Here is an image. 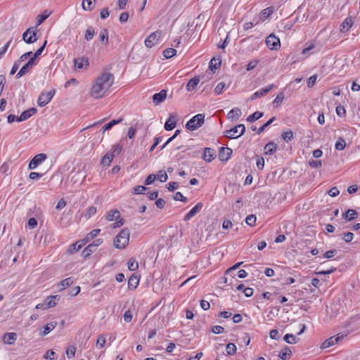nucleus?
<instances>
[{"label":"nucleus","mask_w":360,"mask_h":360,"mask_svg":"<svg viewBox=\"0 0 360 360\" xmlns=\"http://www.w3.org/2000/svg\"><path fill=\"white\" fill-rule=\"evenodd\" d=\"M114 82V76L110 72H104L96 79L90 94L96 99L101 98L108 91Z\"/></svg>","instance_id":"nucleus-1"},{"label":"nucleus","mask_w":360,"mask_h":360,"mask_svg":"<svg viewBox=\"0 0 360 360\" xmlns=\"http://www.w3.org/2000/svg\"><path fill=\"white\" fill-rule=\"evenodd\" d=\"M130 232L127 229H122L114 239V245L117 249H123L129 243Z\"/></svg>","instance_id":"nucleus-2"},{"label":"nucleus","mask_w":360,"mask_h":360,"mask_svg":"<svg viewBox=\"0 0 360 360\" xmlns=\"http://www.w3.org/2000/svg\"><path fill=\"white\" fill-rule=\"evenodd\" d=\"M205 115L198 114L193 116L186 124V128L190 131H194L202 126L204 123Z\"/></svg>","instance_id":"nucleus-3"},{"label":"nucleus","mask_w":360,"mask_h":360,"mask_svg":"<svg viewBox=\"0 0 360 360\" xmlns=\"http://www.w3.org/2000/svg\"><path fill=\"white\" fill-rule=\"evenodd\" d=\"M245 131V125L239 124L232 129L226 131V136L229 139H237L241 136Z\"/></svg>","instance_id":"nucleus-4"},{"label":"nucleus","mask_w":360,"mask_h":360,"mask_svg":"<svg viewBox=\"0 0 360 360\" xmlns=\"http://www.w3.org/2000/svg\"><path fill=\"white\" fill-rule=\"evenodd\" d=\"M56 94V89H52L48 92H41L37 99V104L40 107L47 105L53 98Z\"/></svg>","instance_id":"nucleus-5"},{"label":"nucleus","mask_w":360,"mask_h":360,"mask_svg":"<svg viewBox=\"0 0 360 360\" xmlns=\"http://www.w3.org/2000/svg\"><path fill=\"white\" fill-rule=\"evenodd\" d=\"M266 46L271 50H277L281 46L280 39L274 34L269 35L266 39Z\"/></svg>","instance_id":"nucleus-6"},{"label":"nucleus","mask_w":360,"mask_h":360,"mask_svg":"<svg viewBox=\"0 0 360 360\" xmlns=\"http://www.w3.org/2000/svg\"><path fill=\"white\" fill-rule=\"evenodd\" d=\"M161 34V31H156L151 33L145 40V45L146 47L152 48L158 41Z\"/></svg>","instance_id":"nucleus-7"},{"label":"nucleus","mask_w":360,"mask_h":360,"mask_svg":"<svg viewBox=\"0 0 360 360\" xmlns=\"http://www.w3.org/2000/svg\"><path fill=\"white\" fill-rule=\"evenodd\" d=\"M22 39L27 43V44H32L35 42L37 40V36H36V32L33 30L32 27H30L27 29L23 34H22Z\"/></svg>","instance_id":"nucleus-8"},{"label":"nucleus","mask_w":360,"mask_h":360,"mask_svg":"<svg viewBox=\"0 0 360 360\" xmlns=\"http://www.w3.org/2000/svg\"><path fill=\"white\" fill-rule=\"evenodd\" d=\"M46 159V155L44 153H39L36 155L29 163V169H34L39 165L42 163Z\"/></svg>","instance_id":"nucleus-9"},{"label":"nucleus","mask_w":360,"mask_h":360,"mask_svg":"<svg viewBox=\"0 0 360 360\" xmlns=\"http://www.w3.org/2000/svg\"><path fill=\"white\" fill-rule=\"evenodd\" d=\"M34 65V58H30V60L20 68V71L16 75V78L19 79L26 73L29 72Z\"/></svg>","instance_id":"nucleus-10"},{"label":"nucleus","mask_w":360,"mask_h":360,"mask_svg":"<svg viewBox=\"0 0 360 360\" xmlns=\"http://www.w3.org/2000/svg\"><path fill=\"white\" fill-rule=\"evenodd\" d=\"M177 115L176 113H170L169 118L165 124V129L167 131L172 130L176 124Z\"/></svg>","instance_id":"nucleus-11"},{"label":"nucleus","mask_w":360,"mask_h":360,"mask_svg":"<svg viewBox=\"0 0 360 360\" xmlns=\"http://www.w3.org/2000/svg\"><path fill=\"white\" fill-rule=\"evenodd\" d=\"M203 207V204L202 202L197 203L184 217V221H189L192 217H193L197 213H198L202 208Z\"/></svg>","instance_id":"nucleus-12"},{"label":"nucleus","mask_w":360,"mask_h":360,"mask_svg":"<svg viewBox=\"0 0 360 360\" xmlns=\"http://www.w3.org/2000/svg\"><path fill=\"white\" fill-rule=\"evenodd\" d=\"M32 55V51H29V52H27L24 54H22L19 58L18 60H17L13 67H12V69L11 70V75H14L16 71L18 70L19 67H20V62H22L24 61L25 60H26L27 58H29L30 56H31Z\"/></svg>","instance_id":"nucleus-13"},{"label":"nucleus","mask_w":360,"mask_h":360,"mask_svg":"<svg viewBox=\"0 0 360 360\" xmlns=\"http://www.w3.org/2000/svg\"><path fill=\"white\" fill-rule=\"evenodd\" d=\"M343 339V335H338V336H332L327 340H326L321 346V349H326L329 347L334 345L335 343H338L339 340Z\"/></svg>","instance_id":"nucleus-14"},{"label":"nucleus","mask_w":360,"mask_h":360,"mask_svg":"<svg viewBox=\"0 0 360 360\" xmlns=\"http://www.w3.org/2000/svg\"><path fill=\"white\" fill-rule=\"evenodd\" d=\"M215 158L216 153L213 148H205L202 158L205 162H211Z\"/></svg>","instance_id":"nucleus-15"},{"label":"nucleus","mask_w":360,"mask_h":360,"mask_svg":"<svg viewBox=\"0 0 360 360\" xmlns=\"http://www.w3.org/2000/svg\"><path fill=\"white\" fill-rule=\"evenodd\" d=\"M37 112L35 108H31L27 110L23 111L20 115L17 117L18 122H22L29 119L31 116L34 115Z\"/></svg>","instance_id":"nucleus-16"},{"label":"nucleus","mask_w":360,"mask_h":360,"mask_svg":"<svg viewBox=\"0 0 360 360\" xmlns=\"http://www.w3.org/2000/svg\"><path fill=\"white\" fill-rule=\"evenodd\" d=\"M167 96V91L161 90L159 93H156L153 96V101L155 105L162 103Z\"/></svg>","instance_id":"nucleus-17"},{"label":"nucleus","mask_w":360,"mask_h":360,"mask_svg":"<svg viewBox=\"0 0 360 360\" xmlns=\"http://www.w3.org/2000/svg\"><path fill=\"white\" fill-rule=\"evenodd\" d=\"M232 154V150L229 148L221 147L219 149V158L221 161H227Z\"/></svg>","instance_id":"nucleus-18"},{"label":"nucleus","mask_w":360,"mask_h":360,"mask_svg":"<svg viewBox=\"0 0 360 360\" xmlns=\"http://www.w3.org/2000/svg\"><path fill=\"white\" fill-rule=\"evenodd\" d=\"M354 21L351 17H348L340 25V31L341 32H347L352 26Z\"/></svg>","instance_id":"nucleus-19"},{"label":"nucleus","mask_w":360,"mask_h":360,"mask_svg":"<svg viewBox=\"0 0 360 360\" xmlns=\"http://www.w3.org/2000/svg\"><path fill=\"white\" fill-rule=\"evenodd\" d=\"M17 339V334L15 333H6L3 337V342L5 344L13 345Z\"/></svg>","instance_id":"nucleus-20"},{"label":"nucleus","mask_w":360,"mask_h":360,"mask_svg":"<svg viewBox=\"0 0 360 360\" xmlns=\"http://www.w3.org/2000/svg\"><path fill=\"white\" fill-rule=\"evenodd\" d=\"M277 149V145L274 142H269L264 148V153L266 155H273Z\"/></svg>","instance_id":"nucleus-21"},{"label":"nucleus","mask_w":360,"mask_h":360,"mask_svg":"<svg viewBox=\"0 0 360 360\" xmlns=\"http://www.w3.org/2000/svg\"><path fill=\"white\" fill-rule=\"evenodd\" d=\"M74 63L77 69H82L89 65V60L86 58H79L74 60Z\"/></svg>","instance_id":"nucleus-22"},{"label":"nucleus","mask_w":360,"mask_h":360,"mask_svg":"<svg viewBox=\"0 0 360 360\" xmlns=\"http://www.w3.org/2000/svg\"><path fill=\"white\" fill-rule=\"evenodd\" d=\"M101 232V229H96L92 230L91 232H89L86 237L82 239L83 244L87 243L91 240H93L94 238H96Z\"/></svg>","instance_id":"nucleus-23"},{"label":"nucleus","mask_w":360,"mask_h":360,"mask_svg":"<svg viewBox=\"0 0 360 360\" xmlns=\"http://www.w3.org/2000/svg\"><path fill=\"white\" fill-rule=\"evenodd\" d=\"M221 63V60L220 58H212L209 64V68L210 70L214 72L216 70L219 68Z\"/></svg>","instance_id":"nucleus-24"},{"label":"nucleus","mask_w":360,"mask_h":360,"mask_svg":"<svg viewBox=\"0 0 360 360\" xmlns=\"http://www.w3.org/2000/svg\"><path fill=\"white\" fill-rule=\"evenodd\" d=\"M139 283V278L138 276L135 275H132L130 276L128 281V288L130 290H134L137 288Z\"/></svg>","instance_id":"nucleus-25"},{"label":"nucleus","mask_w":360,"mask_h":360,"mask_svg":"<svg viewBox=\"0 0 360 360\" xmlns=\"http://www.w3.org/2000/svg\"><path fill=\"white\" fill-rule=\"evenodd\" d=\"M200 82V78L198 77H194L188 81V82L186 84V90L188 91H191L195 89L197 85Z\"/></svg>","instance_id":"nucleus-26"},{"label":"nucleus","mask_w":360,"mask_h":360,"mask_svg":"<svg viewBox=\"0 0 360 360\" xmlns=\"http://www.w3.org/2000/svg\"><path fill=\"white\" fill-rule=\"evenodd\" d=\"M357 212L356 210L349 209L346 212L343 213L342 218L347 221H351L356 218Z\"/></svg>","instance_id":"nucleus-27"},{"label":"nucleus","mask_w":360,"mask_h":360,"mask_svg":"<svg viewBox=\"0 0 360 360\" xmlns=\"http://www.w3.org/2000/svg\"><path fill=\"white\" fill-rule=\"evenodd\" d=\"M85 244H83V241L82 240H79L73 244H72L69 249H68V252L70 254H74L76 252H77L79 250H80L82 246H84Z\"/></svg>","instance_id":"nucleus-28"},{"label":"nucleus","mask_w":360,"mask_h":360,"mask_svg":"<svg viewBox=\"0 0 360 360\" xmlns=\"http://www.w3.org/2000/svg\"><path fill=\"white\" fill-rule=\"evenodd\" d=\"M56 300H59L58 295H52L48 297L45 300L46 308L49 309L55 307L56 304Z\"/></svg>","instance_id":"nucleus-29"},{"label":"nucleus","mask_w":360,"mask_h":360,"mask_svg":"<svg viewBox=\"0 0 360 360\" xmlns=\"http://www.w3.org/2000/svg\"><path fill=\"white\" fill-rule=\"evenodd\" d=\"M57 326L56 322H50L44 327V330L40 333L41 336H45L48 335L51 330H53Z\"/></svg>","instance_id":"nucleus-30"},{"label":"nucleus","mask_w":360,"mask_h":360,"mask_svg":"<svg viewBox=\"0 0 360 360\" xmlns=\"http://www.w3.org/2000/svg\"><path fill=\"white\" fill-rule=\"evenodd\" d=\"M241 115V110L238 108L232 109L227 115L228 119L238 120Z\"/></svg>","instance_id":"nucleus-31"},{"label":"nucleus","mask_w":360,"mask_h":360,"mask_svg":"<svg viewBox=\"0 0 360 360\" xmlns=\"http://www.w3.org/2000/svg\"><path fill=\"white\" fill-rule=\"evenodd\" d=\"M291 354L290 349L288 347H285L281 350L278 356L283 360H287L290 359Z\"/></svg>","instance_id":"nucleus-32"},{"label":"nucleus","mask_w":360,"mask_h":360,"mask_svg":"<svg viewBox=\"0 0 360 360\" xmlns=\"http://www.w3.org/2000/svg\"><path fill=\"white\" fill-rule=\"evenodd\" d=\"M120 212L117 210H112L108 213L106 219L107 220L112 221L117 220L118 218H120Z\"/></svg>","instance_id":"nucleus-33"},{"label":"nucleus","mask_w":360,"mask_h":360,"mask_svg":"<svg viewBox=\"0 0 360 360\" xmlns=\"http://www.w3.org/2000/svg\"><path fill=\"white\" fill-rule=\"evenodd\" d=\"M113 158L114 154L108 153L102 158L101 163L103 166H109L111 162L112 161Z\"/></svg>","instance_id":"nucleus-34"},{"label":"nucleus","mask_w":360,"mask_h":360,"mask_svg":"<svg viewBox=\"0 0 360 360\" xmlns=\"http://www.w3.org/2000/svg\"><path fill=\"white\" fill-rule=\"evenodd\" d=\"M100 41L103 44L107 45L108 43V32L107 29H103L99 33Z\"/></svg>","instance_id":"nucleus-35"},{"label":"nucleus","mask_w":360,"mask_h":360,"mask_svg":"<svg viewBox=\"0 0 360 360\" xmlns=\"http://www.w3.org/2000/svg\"><path fill=\"white\" fill-rule=\"evenodd\" d=\"M95 0H83L82 7L84 11H91L94 8Z\"/></svg>","instance_id":"nucleus-36"},{"label":"nucleus","mask_w":360,"mask_h":360,"mask_svg":"<svg viewBox=\"0 0 360 360\" xmlns=\"http://www.w3.org/2000/svg\"><path fill=\"white\" fill-rule=\"evenodd\" d=\"M50 15L51 13L48 12V11H44L41 14L38 15L37 17V25H40Z\"/></svg>","instance_id":"nucleus-37"},{"label":"nucleus","mask_w":360,"mask_h":360,"mask_svg":"<svg viewBox=\"0 0 360 360\" xmlns=\"http://www.w3.org/2000/svg\"><path fill=\"white\" fill-rule=\"evenodd\" d=\"M74 281L75 279L72 277H68L67 278L62 280L60 283V285L62 286L61 290H64L66 288L69 287L74 283Z\"/></svg>","instance_id":"nucleus-38"},{"label":"nucleus","mask_w":360,"mask_h":360,"mask_svg":"<svg viewBox=\"0 0 360 360\" xmlns=\"http://www.w3.org/2000/svg\"><path fill=\"white\" fill-rule=\"evenodd\" d=\"M284 98L285 96L283 92H280L279 94H278L276 97L273 101V105H274V107L278 108V106H280L283 101L284 100Z\"/></svg>","instance_id":"nucleus-39"},{"label":"nucleus","mask_w":360,"mask_h":360,"mask_svg":"<svg viewBox=\"0 0 360 360\" xmlns=\"http://www.w3.org/2000/svg\"><path fill=\"white\" fill-rule=\"evenodd\" d=\"M263 115H264L263 112L257 111V112H254L253 114L249 115L247 118V121L249 122H255V121L259 120V118H261L263 116Z\"/></svg>","instance_id":"nucleus-40"},{"label":"nucleus","mask_w":360,"mask_h":360,"mask_svg":"<svg viewBox=\"0 0 360 360\" xmlns=\"http://www.w3.org/2000/svg\"><path fill=\"white\" fill-rule=\"evenodd\" d=\"M96 250L94 248H93V246L91 245L90 244L86 247L83 251L82 252V256L84 257V258H86L88 257L89 256H90L94 252H95Z\"/></svg>","instance_id":"nucleus-41"},{"label":"nucleus","mask_w":360,"mask_h":360,"mask_svg":"<svg viewBox=\"0 0 360 360\" xmlns=\"http://www.w3.org/2000/svg\"><path fill=\"white\" fill-rule=\"evenodd\" d=\"M346 142L343 138L340 137L335 143V148L338 150H342L345 148Z\"/></svg>","instance_id":"nucleus-42"},{"label":"nucleus","mask_w":360,"mask_h":360,"mask_svg":"<svg viewBox=\"0 0 360 360\" xmlns=\"http://www.w3.org/2000/svg\"><path fill=\"white\" fill-rule=\"evenodd\" d=\"M122 121V119L119 120H112L110 122L107 123L105 125L103 126V131H105L107 130L110 129L113 126H115L117 124L120 123Z\"/></svg>","instance_id":"nucleus-43"},{"label":"nucleus","mask_w":360,"mask_h":360,"mask_svg":"<svg viewBox=\"0 0 360 360\" xmlns=\"http://www.w3.org/2000/svg\"><path fill=\"white\" fill-rule=\"evenodd\" d=\"M127 267L129 271H135L139 267L138 262L134 259L131 258L127 262Z\"/></svg>","instance_id":"nucleus-44"},{"label":"nucleus","mask_w":360,"mask_h":360,"mask_svg":"<svg viewBox=\"0 0 360 360\" xmlns=\"http://www.w3.org/2000/svg\"><path fill=\"white\" fill-rule=\"evenodd\" d=\"M176 54V50L173 48H167L163 51V56L170 58Z\"/></svg>","instance_id":"nucleus-45"},{"label":"nucleus","mask_w":360,"mask_h":360,"mask_svg":"<svg viewBox=\"0 0 360 360\" xmlns=\"http://www.w3.org/2000/svg\"><path fill=\"white\" fill-rule=\"evenodd\" d=\"M283 340L288 344H295L297 341V338L292 334H286Z\"/></svg>","instance_id":"nucleus-46"},{"label":"nucleus","mask_w":360,"mask_h":360,"mask_svg":"<svg viewBox=\"0 0 360 360\" xmlns=\"http://www.w3.org/2000/svg\"><path fill=\"white\" fill-rule=\"evenodd\" d=\"M95 34L94 29L92 27H89L85 32V39L89 41L93 39Z\"/></svg>","instance_id":"nucleus-47"},{"label":"nucleus","mask_w":360,"mask_h":360,"mask_svg":"<svg viewBox=\"0 0 360 360\" xmlns=\"http://www.w3.org/2000/svg\"><path fill=\"white\" fill-rule=\"evenodd\" d=\"M281 137L285 141L289 142L293 138V133L291 130L285 131L282 134Z\"/></svg>","instance_id":"nucleus-48"},{"label":"nucleus","mask_w":360,"mask_h":360,"mask_svg":"<svg viewBox=\"0 0 360 360\" xmlns=\"http://www.w3.org/2000/svg\"><path fill=\"white\" fill-rule=\"evenodd\" d=\"M226 351L229 355H232L236 352V346L233 343L226 345Z\"/></svg>","instance_id":"nucleus-49"},{"label":"nucleus","mask_w":360,"mask_h":360,"mask_svg":"<svg viewBox=\"0 0 360 360\" xmlns=\"http://www.w3.org/2000/svg\"><path fill=\"white\" fill-rule=\"evenodd\" d=\"M156 176V179H158L160 182H166L168 179L167 172L163 170L159 171V173Z\"/></svg>","instance_id":"nucleus-50"},{"label":"nucleus","mask_w":360,"mask_h":360,"mask_svg":"<svg viewBox=\"0 0 360 360\" xmlns=\"http://www.w3.org/2000/svg\"><path fill=\"white\" fill-rule=\"evenodd\" d=\"M256 219L257 218L255 214H250L246 217L245 221L248 225L253 226L255 225Z\"/></svg>","instance_id":"nucleus-51"},{"label":"nucleus","mask_w":360,"mask_h":360,"mask_svg":"<svg viewBox=\"0 0 360 360\" xmlns=\"http://www.w3.org/2000/svg\"><path fill=\"white\" fill-rule=\"evenodd\" d=\"M105 344V337L103 335H100L98 337L97 341H96V346L101 349L104 347Z\"/></svg>","instance_id":"nucleus-52"},{"label":"nucleus","mask_w":360,"mask_h":360,"mask_svg":"<svg viewBox=\"0 0 360 360\" xmlns=\"http://www.w3.org/2000/svg\"><path fill=\"white\" fill-rule=\"evenodd\" d=\"M275 120L276 117H273L271 119L267 121L264 124H263L260 128L258 129L257 134H260L262 132H263L265 130V129L268 127Z\"/></svg>","instance_id":"nucleus-53"},{"label":"nucleus","mask_w":360,"mask_h":360,"mask_svg":"<svg viewBox=\"0 0 360 360\" xmlns=\"http://www.w3.org/2000/svg\"><path fill=\"white\" fill-rule=\"evenodd\" d=\"M225 87V83L223 82H219L215 87L214 92L216 95H219L222 93Z\"/></svg>","instance_id":"nucleus-54"},{"label":"nucleus","mask_w":360,"mask_h":360,"mask_svg":"<svg viewBox=\"0 0 360 360\" xmlns=\"http://www.w3.org/2000/svg\"><path fill=\"white\" fill-rule=\"evenodd\" d=\"M148 188L144 186H137L134 188V194H143L144 191L148 190Z\"/></svg>","instance_id":"nucleus-55"},{"label":"nucleus","mask_w":360,"mask_h":360,"mask_svg":"<svg viewBox=\"0 0 360 360\" xmlns=\"http://www.w3.org/2000/svg\"><path fill=\"white\" fill-rule=\"evenodd\" d=\"M122 148L120 145H119V144L114 145L112 147V150L111 154H114V157L116 155H118L122 152Z\"/></svg>","instance_id":"nucleus-56"},{"label":"nucleus","mask_w":360,"mask_h":360,"mask_svg":"<svg viewBox=\"0 0 360 360\" xmlns=\"http://www.w3.org/2000/svg\"><path fill=\"white\" fill-rule=\"evenodd\" d=\"M353 238H354V234L352 232H347V233H344L342 234V239L346 243L351 242Z\"/></svg>","instance_id":"nucleus-57"},{"label":"nucleus","mask_w":360,"mask_h":360,"mask_svg":"<svg viewBox=\"0 0 360 360\" xmlns=\"http://www.w3.org/2000/svg\"><path fill=\"white\" fill-rule=\"evenodd\" d=\"M96 213V207L91 206L88 208L86 210V212L85 214L86 217L90 218L91 217L94 216Z\"/></svg>","instance_id":"nucleus-58"},{"label":"nucleus","mask_w":360,"mask_h":360,"mask_svg":"<svg viewBox=\"0 0 360 360\" xmlns=\"http://www.w3.org/2000/svg\"><path fill=\"white\" fill-rule=\"evenodd\" d=\"M174 199L184 202H187V198L184 196L181 192H176L174 196Z\"/></svg>","instance_id":"nucleus-59"},{"label":"nucleus","mask_w":360,"mask_h":360,"mask_svg":"<svg viewBox=\"0 0 360 360\" xmlns=\"http://www.w3.org/2000/svg\"><path fill=\"white\" fill-rule=\"evenodd\" d=\"M11 41L12 39H10L3 47H1L0 49V58H1L6 53V52L7 51L11 43Z\"/></svg>","instance_id":"nucleus-60"},{"label":"nucleus","mask_w":360,"mask_h":360,"mask_svg":"<svg viewBox=\"0 0 360 360\" xmlns=\"http://www.w3.org/2000/svg\"><path fill=\"white\" fill-rule=\"evenodd\" d=\"M44 358L51 360L54 359L56 358V353L51 349L48 350L44 354Z\"/></svg>","instance_id":"nucleus-61"},{"label":"nucleus","mask_w":360,"mask_h":360,"mask_svg":"<svg viewBox=\"0 0 360 360\" xmlns=\"http://www.w3.org/2000/svg\"><path fill=\"white\" fill-rule=\"evenodd\" d=\"M157 176L155 174H150L148 176L146 179L145 180V184L146 185H150L152 184L155 180L156 179Z\"/></svg>","instance_id":"nucleus-62"},{"label":"nucleus","mask_w":360,"mask_h":360,"mask_svg":"<svg viewBox=\"0 0 360 360\" xmlns=\"http://www.w3.org/2000/svg\"><path fill=\"white\" fill-rule=\"evenodd\" d=\"M345 112L346 111L343 106L339 105L336 107V113L339 117L345 116Z\"/></svg>","instance_id":"nucleus-63"},{"label":"nucleus","mask_w":360,"mask_h":360,"mask_svg":"<svg viewBox=\"0 0 360 360\" xmlns=\"http://www.w3.org/2000/svg\"><path fill=\"white\" fill-rule=\"evenodd\" d=\"M75 352H76V348L75 347H69L66 350V354H67L68 358H69V359L72 358L75 354Z\"/></svg>","instance_id":"nucleus-64"}]
</instances>
